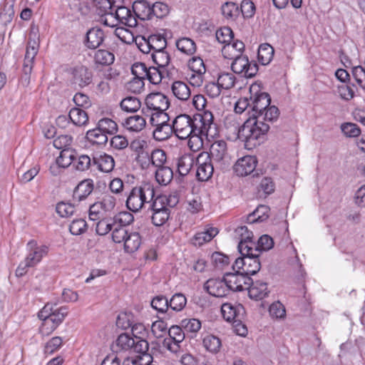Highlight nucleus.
<instances>
[{
	"label": "nucleus",
	"instance_id": "obj_1",
	"mask_svg": "<svg viewBox=\"0 0 365 365\" xmlns=\"http://www.w3.org/2000/svg\"><path fill=\"white\" fill-rule=\"evenodd\" d=\"M279 117V110L269 106L264 111L254 117H250L238 130V138L245 141V147L252 149L261 143L262 139L269 129V123Z\"/></svg>",
	"mask_w": 365,
	"mask_h": 365
},
{
	"label": "nucleus",
	"instance_id": "obj_2",
	"mask_svg": "<svg viewBox=\"0 0 365 365\" xmlns=\"http://www.w3.org/2000/svg\"><path fill=\"white\" fill-rule=\"evenodd\" d=\"M154 197V185L150 182H143L131 189L127 197L126 206L130 211L136 212L150 202Z\"/></svg>",
	"mask_w": 365,
	"mask_h": 365
},
{
	"label": "nucleus",
	"instance_id": "obj_3",
	"mask_svg": "<svg viewBox=\"0 0 365 365\" xmlns=\"http://www.w3.org/2000/svg\"><path fill=\"white\" fill-rule=\"evenodd\" d=\"M104 25L115 27L119 24L134 27L137 25L135 16L125 6L113 8L109 13H106L105 17L101 19Z\"/></svg>",
	"mask_w": 365,
	"mask_h": 365
},
{
	"label": "nucleus",
	"instance_id": "obj_4",
	"mask_svg": "<svg viewBox=\"0 0 365 365\" xmlns=\"http://www.w3.org/2000/svg\"><path fill=\"white\" fill-rule=\"evenodd\" d=\"M204 155L207 160H211L217 168L223 169L230 162L227 143L222 140L212 143L210 148V153Z\"/></svg>",
	"mask_w": 365,
	"mask_h": 365
},
{
	"label": "nucleus",
	"instance_id": "obj_5",
	"mask_svg": "<svg viewBox=\"0 0 365 365\" xmlns=\"http://www.w3.org/2000/svg\"><path fill=\"white\" fill-rule=\"evenodd\" d=\"M195 115L191 118L186 114L178 115L173 121L172 128L175 135L181 140H185L192 134L195 135Z\"/></svg>",
	"mask_w": 365,
	"mask_h": 365
},
{
	"label": "nucleus",
	"instance_id": "obj_6",
	"mask_svg": "<svg viewBox=\"0 0 365 365\" xmlns=\"http://www.w3.org/2000/svg\"><path fill=\"white\" fill-rule=\"evenodd\" d=\"M195 135L213 137L216 135V125L213 123L212 113L205 110L203 113L195 115Z\"/></svg>",
	"mask_w": 365,
	"mask_h": 365
},
{
	"label": "nucleus",
	"instance_id": "obj_7",
	"mask_svg": "<svg viewBox=\"0 0 365 365\" xmlns=\"http://www.w3.org/2000/svg\"><path fill=\"white\" fill-rule=\"evenodd\" d=\"M250 100L252 105V117L258 115L269 106L271 98L267 93L260 91L258 84H252L250 88Z\"/></svg>",
	"mask_w": 365,
	"mask_h": 365
},
{
	"label": "nucleus",
	"instance_id": "obj_8",
	"mask_svg": "<svg viewBox=\"0 0 365 365\" xmlns=\"http://www.w3.org/2000/svg\"><path fill=\"white\" fill-rule=\"evenodd\" d=\"M224 275L225 283L230 291L241 292L247 289L252 283V279L239 269H235L234 272H226Z\"/></svg>",
	"mask_w": 365,
	"mask_h": 365
},
{
	"label": "nucleus",
	"instance_id": "obj_9",
	"mask_svg": "<svg viewBox=\"0 0 365 365\" xmlns=\"http://www.w3.org/2000/svg\"><path fill=\"white\" fill-rule=\"evenodd\" d=\"M259 256L256 254H251V256L238 257L232 265V269H239L243 274L250 277L257 274L261 268Z\"/></svg>",
	"mask_w": 365,
	"mask_h": 365
},
{
	"label": "nucleus",
	"instance_id": "obj_10",
	"mask_svg": "<svg viewBox=\"0 0 365 365\" xmlns=\"http://www.w3.org/2000/svg\"><path fill=\"white\" fill-rule=\"evenodd\" d=\"M232 60L231 69L234 73L241 74L246 78H252L257 74L258 71L257 63L250 62L247 56L241 55Z\"/></svg>",
	"mask_w": 365,
	"mask_h": 365
},
{
	"label": "nucleus",
	"instance_id": "obj_11",
	"mask_svg": "<svg viewBox=\"0 0 365 365\" xmlns=\"http://www.w3.org/2000/svg\"><path fill=\"white\" fill-rule=\"evenodd\" d=\"M38 42L37 41L36 34H34L33 31H31L29 35L23 66L24 73L28 78H29V75L31 73L34 61L38 53Z\"/></svg>",
	"mask_w": 365,
	"mask_h": 365
},
{
	"label": "nucleus",
	"instance_id": "obj_12",
	"mask_svg": "<svg viewBox=\"0 0 365 365\" xmlns=\"http://www.w3.org/2000/svg\"><path fill=\"white\" fill-rule=\"evenodd\" d=\"M147 142L144 140L136 138L130 143V149L135 154V160L143 169H146L150 165L149 153L146 151Z\"/></svg>",
	"mask_w": 365,
	"mask_h": 365
},
{
	"label": "nucleus",
	"instance_id": "obj_13",
	"mask_svg": "<svg viewBox=\"0 0 365 365\" xmlns=\"http://www.w3.org/2000/svg\"><path fill=\"white\" fill-rule=\"evenodd\" d=\"M206 292L215 297H224L230 294V289L225 281V275L220 279H209L203 286Z\"/></svg>",
	"mask_w": 365,
	"mask_h": 365
},
{
	"label": "nucleus",
	"instance_id": "obj_14",
	"mask_svg": "<svg viewBox=\"0 0 365 365\" xmlns=\"http://www.w3.org/2000/svg\"><path fill=\"white\" fill-rule=\"evenodd\" d=\"M73 83L83 88L92 82L93 73L85 66L77 65L70 69Z\"/></svg>",
	"mask_w": 365,
	"mask_h": 365
},
{
	"label": "nucleus",
	"instance_id": "obj_15",
	"mask_svg": "<svg viewBox=\"0 0 365 365\" xmlns=\"http://www.w3.org/2000/svg\"><path fill=\"white\" fill-rule=\"evenodd\" d=\"M145 103L148 110L154 111H166L170 106L168 98L162 93L156 92L148 94Z\"/></svg>",
	"mask_w": 365,
	"mask_h": 365
},
{
	"label": "nucleus",
	"instance_id": "obj_16",
	"mask_svg": "<svg viewBox=\"0 0 365 365\" xmlns=\"http://www.w3.org/2000/svg\"><path fill=\"white\" fill-rule=\"evenodd\" d=\"M257 160L255 157L246 155L240 158L234 165V171L238 176H247L254 172Z\"/></svg>",
	"mask_w": 365,
	"mask_h": 365
},
{
	"label": "nucleus",
	"instance_id": "obj_17",
	"mask_svg": "<svg viewBox=\"0 0 365 365\" xmlns=\"http://www.w3.org/2000/svg\"><path fill=\"white\" fill-rule=\"evenodd\" d=\"M221 311L222 317L226 321L234 322H240L245 313L244 307L240 304L225 303L222 306Z\"/></svg>",
	"mask_w": 365,
	"mask_h": 365
},
{
	"label": "nucleus",
	"instance_id": "obj_18",
	"mask_svg": "<svg viewBox=\"0 0 365 365\" xmlns=\"http://www.w3.org/2000/svg\"><path fill=\"white\" fill-rule=\"evenodd\" d=\"M197 169L196 175L199 180L207 181L212 175L214 172V163L207 160L204 155L200 154L197 158Z\"/></svg>",
	"mask_w": 365,
	"mask_h": 365
},
{
	"label": "nucleus",
	"instance_id": "obj_19",
	"mask_svg": "<svg viewBox=\"0 0 365 365\" xmlns=\"http://www.w3.org/2000/svg\"><path fill=\"white\" fill-rule=\"evenodd\" d=\"M104 37L102 29L97 27L91 28L86 33L84 44L89 49H96L103 43Z\"/></svg>",
	"mask_w": 365,
	"mask_h": 365
},
{
	"label": "nucleus",
	"instance_id": "obj_20",
	"mask_svg": "<svg viewBox=\"0 0 365 365\" xmlns=\"http://www.w3.org/2000/svg\"><path fill=\"white\" fill-rule=\"evenodd\" d=\"M133 10L135 18L143 21L153 19L152 4L145 0L135 1L133 4Z\"/></svg>",
	"mask_w": 365,
	"mask_h": 365
},
{
	"label": "nucleus",
	"instance_id": "obj_21",
	"mask_svg": "<svg viewBox=\"0 0 365 365\" xmlns=\"http://www.w3.org/2000/svg\"><path fill=\"white\" fill-rule=\"evenodd\" d=\"M93 163L97 166V168L103 173H110L115 167V160L113 158L107 153H101L96 155L93 158Z\"/></svg>",
	"mask_w": 365,
	"mask_h": 365
},
{
	"label": "nucleus",
	"instance_id": "obj_22",
	"mask_svg": "<svg viewBox=\"0 0 365 365\" xmlns=\"http://www.w3.org/2000/svg\"><path fill=\"white\" fill-rule=\"evenodd\" d=\"M249 297L255 300H261L268 296L269 291L267 284L260 280L254 282L248 287Z\"/></svg>",
	"mask_w": 365,
	"mask_h": 365
},
{
	"label": "nucleus",
	"instance_id": "obj_23",
	"mask_svg": "<svg viewBox=\"0 0 365 365\" xmlns=\"http://www.w3.org/2000/svg\"><path fill=\"white\" fill-rule=\"evenodd\" d=\"M122 125L130 132L138 133L145 128L146 120L143 115H133L126 118Z\"/></svg>",
	"mask_w": 365,
	"mask_h": 365
},
{
	"label": "nucleus",
	"instance_id": "obj_24",
	"mask_svg": "<svg viewBox=\"0 0 365 365\" xmlns=\"http://www.w3.org/2000/svg\"><path fill=\"white\" fill-rule=\"evenodd\" d=\"M245 49V44L241 41H234L225 45L222 48V53L225 58L233 59L242 55Z\"/></svg>",
	"mask_w": 365,
	"mask_h": 365
},
{
	"label": "nucleus",
	"instance_id": "obj_25",
	"mask_svg": "<svg viewBox=\"0 0 365 365\" xmlns=\"http://www.w3.org/2000/svg\"><path fill=\"white\" fill-rule=\"evenodd\" d=\"M93 181L91 179L82 180L73 191V200L81 201L85 200L93 190Z\"/></svg>",
	"mask_w": 365,
	"mask_h": 365
},
{
	"label": "nucleus",
	"instance_id": "obj_26",
	"mask_svg": "<svg viewBox=\"0 0 365 365\" xmlns=\"http://www.w3.org/2000/svg\"><path fill=\"white\" fill-rule=\"evenodd\" d=\"M171 90L174 96L181 101L188 100L191 96V90L189 86L181 81L173 82Z\"/></svg>",
	"mask_w": 365,
	"mask_h": 365
},
{
	"label": "nucleus",
	"instance_id": "obj_27",
	"mask_svg": "<svg viewBox=\"0 0 365 365\" xmlns=\"http://www.w3.org/2000/svg\"><path fill=\"white\" fill-rule=\"evenodd\" d=\"M269 208L266 205L258 206L252 213L247 217V222L250 225L259 223L268 218Z\"/></svg>",
	"mask_w": 365,
	"mask_h": 365
},
{
	"label": "nucleus",
	"instance_id": "obj_28",
	"mask_svg": "<svg viewBox=\"0 0 365 365\" xmlns=\"http://www.w3.org/2000/svg\"><path fill=\"white\" fill-rule=\"evenodd\" d=\"M175 45L178 51L187 56L193 55L196 52V44L195 41L190 38H180L176 41Z\"/></svg>",
	"mask_w": 365,
	"mask_h": 365
},
{
	"label": "nucleus",
	"instance_id": "obj_29",
	"mask_svg": "<svg viewBox=\"0 0 365 365\" xmlns=\"http://www.w3.org/2000/svg\"><path fill=\"white\" fill-rule=\"evenodd\" d=\"M219 232V230H205L196 233L192 239V243L195 246H202L211 241Z\"/></svg>",
	"mask_w": 365,
	"mask_h": 365
},
{
	"label": "nucleus",
	"instance_id": "obj_30",
	"mask_svg": "<svg viewBox=\"0 0 365 365\" xmlns=\"http://www.w3.org/2000/svg\"><path fill=\"white\" fill-rule=\"evenodd\" d=\"M76 158V153L71 148H64L60 153V155L56 159V163L61 168H68L73 163Z\"/></svg>",
	"mask_w": 365,
	"mask_h": 365
},
{
	"label": "nucleus",
	"instance_id": "obj_31",
	"mask_svg": "<svg viewBox=\"0 0 365 365\" xmlns=\"http://www.w3.org/2000/svg\"><path fill=\"white\" fill-rule=\"evenodd\" d=\"M86 138L92 145H103L108 142L107 135L98 127L89 130L86 133Z\"/></svg>",
	"mask_w": 365,
	"mask_h": 365
},
{
	"label": "nucleus",
	"instance_id": "obj_32",
	"mask_svg": "<svg viewBox=\"0 0 365 365\" xmlns=\"http://www.w3.org/2000/svg\"><path fill=\"white\" fill-rule=\"evenodd\" d=\"M155 173L156 181L161 185H168L173 178V171L167 165L157 168Z\"/></svg>",
	"mask_w": 365,
	"mask_h": 365
},
{
	"label": "nucleus",
	"instance_id": "obj_33",
	"mask_svg": "<svg viewBox=\"0 0 365 365\" xmlns=\"http://www.w3.org/2000/svg\"><path fill=\"white\" fill-rule=\"evenodd\" d=\"M66 1L73 14L84 16L90 12V7L86 1L81 0H66Z\"/></svg>",
	"mask_w": 365,
	"mask_h": 365
},
{
	"label": "nucleus",
	"instance_id": "obj_34",
	"mask_svg": "<svg viewBox=\"0 0 365 365\" xmlns=\"http://www.w3.org/2000/svg\"><path fill=\"white\" fill-rule=\"evenodd\" d=\"M274 48L268 43H262L258 48L259 62L264 66L269 64L273 58Z\"/></svg>",
	"mask_w": 365,
	"mask_h": 365
},
{
	"label": "nucleus",
	"instance_id": "obj_35",
	"mask_svg": "<svg viewBox=\"0 0 365 365\" xmlns=\"http://www.w3.org/2000/svg\"><path fill=\"white\" fill-rule=\"evenodd\" d=\"M141 244V239L138 232H129L124 242V250L128 253H133L138 250Z\"/></svg>",
	"mask_w": 365,
	"mask_h": 365
},
{
	"label": "nucleus",
	"instance_id": "obj_36",
	"mask_svg": "<svg viewBox=\"0 0 365 365\" xmlns=\"http://www.w3.org/2000/svg\"><path fill=\"white\" fill-rule=\"evenodd\" d=\"M134 338L130 337L127 334H121L115 341V344L113 346V349L116 351L131 350L133 346Z\"/></svg>",
	"mask_w": 365,
	"mask_h": 365
},
{
	"label": "nucleus",
	"instance_id": "obj_37",
	"mask_svg": "<svg viewBox=\"0 0 365 365\" xmlns=\"http://www.w3.org/2000/svg\"><path fill=\"white\" fill-rule=\"evenodd\" d=\"M202 344L207 351L216 354L220 350L222 341L219 337L212 334H207L203 338Z\"/></svg>",
	"mask_w": 365,
	"mask_h": 365
},
{
	"label": "nucleus",
	"instance_id": "obj_38",
	"mask_svg": "<svg viewBox=\"0 0 365 365\" xmlns=\"http://www.w3.org/2000/svg\"><path fill=\"white\" fill-rule=\"evenodd\" d=\"M48 250V248L47 246H41L39 248H36L35 250L29 252L25 259L28 261V263H29L30 265L34 267L41 261L44 256L47 255Z\"/></svg>",
	"mask_w": 365,
	"mask_h": 365
},
{
	"label": "nucleus",
	"instance_id": "obj_39",
	"mask_svg": "<svg viewBox=\"0 0 365 365\" xmlns=\"http://www.w3.org/2000/svg\"><path fill=\"white\" fill-rule=\"evenodd\" d=\"M181 327L185 333L190 334L193 337L200 329L202 324L199 319L195 318L184 319L181 321Z\"/></svg>",
	"mask_w": 365,
	"mask_h": 365
},
{
	"label": "nucleus",
	"instance_id": "obj_40",
	"mask_svg": "<svg viewBox=\"0 0 365 365\" xmlns=\"http://www.w3.org/2000/svg\"><path fill=\"white\" fill-rule=\"evenodd\" d=\"M68 118L73 124L78 126L86 124L88 120L86 112L79 108H72L69 112Z\"/></svg>",
	"mask_w": 365,
	"mask_h": 365
},
{
	"label": "nucleus",
	"instance_id": "obj_41",
	"mask_svg": "<svg viewBox=\"0 0 365 365\" xmlns=\"http://www.w3.org/2000/svg\"><path fill=\"white\" fill-rule=\"evenodd\" d=\"M155 128L153 132V138L158 141H163L167 140L172 133H173V130L172 128V124H164L160 125H155Z\"/></svg>",
	"mask_w": 365,
	"mask_h": 365
},
{
	"label": "nucleus",
	"instance_id": "obj_42",
	"mask_svg": "<svg viewBox=\"0 0 365 365\" xmlns=\"http://www.w3.org/2000/svg\"><path fill=\"white\" fill-rule=\"evenodd\" d=\"M115 60L114 54L107 50L100 49L94 55V61L96 64L109 66Z\"/></svg>",
	"mask_w": 365,
	"mask_h": 365
},
{
	"label": "nucleus",
	"instance_id": "obj_43",
	"mask_svg": "<svg viewBox=\"0 0 365 365\" xmlns=\"http://www.w3.org/2000/svg\"><path fill=\"white\" fill-rule=\"evenodd\" d=\"M120 106L123 110L133 113L140 109L141 103L136 97L128 96L121 101Z\"/></svg>",
	"mask_w": 365,
	"mask_h": 365
},
{
	"label": "nucleus",
	"instance_id": "obj_44",
	"mask_svg": "<svg viewBox=\"0 0 365 365\" xmlns=\"http://www.w3.org/2000/svg\"><path fill=\"white\" fill-rule=\"evenodd\" d=\"M102 210L103 209L101 208L98 202L91 205L89 209L88 220L89 221L93 222V223L90 226L96 227L97 228L102 224V221L101 220L103 216Z\"/></svg>",
	"mask_w": 365,
	"mask_h": 365
},
{
	"label": "nucleus",
	"instance_id": "obj_45",
	"mask_svg": "<svg viewBox=\"0 0 365 365\" xmlns=\"http://www.w3.org/2000/svg\"><path fill=\"white\" fill-rule=\"evenodd\" d=\"M169 308L175 312H180L183 309L187 304V299L182 293H175L170 299L168 300Z\"/></svg>",
	"mask_w": 365,
	"mask_h": 365
},
{
	"label": "nucleus",
	"instance_id": "obj_46",
	"mask_svg": "<svg viewBox=\"0 0 365 365\" xmlns=\"http://www.w3.org/2000/svg\"><path fill=\"white\" fill-rule=\"evenodd\" d=\"M150 164L157 168L165 166L166 163V154L165 152L162 149H155L152 151L151 154L149 155Z\"/></svg>",
	"mask_w": 365,
	"mask_h": 365
},
{
	"label": "nucleus",
	"instance_id": "obj_47",
	"mask_svg": "<svg viewBox=\"0 0 365 365\" xmlns=\"http://www.w3.org/2000/svg\"><path fill=\"white\" fill-rule=\"evenodd\" d=\"M236 78L235 75L229 72H222L218 75L217 83L222 89H230L235 84Z\"/></svg>",
	"mask_w": 365,
	"mask_h": 365
},
{
	"label": "nucleus",
	"instance_id": "obj_48",
	"mask_svg": "<svg viewBox=\"0 0 365 365\" xmlns=\"http://www.w3.org/2000/svg\"><path fill=\"white\" fill-rule=\"evenodd\" d=\"M194 160L189 155H184L178 160V171L182 176L187 175L191 170Z\"/></svg>",
	"mask_w": 365,
	"mask_h": 365
},
{
	"label": "nucleus",
	"instance_id": "obj_49",
	"mask_svg": "<svg viewBox=\"0 0 365 365\" xmlns=\"http://www.w3.org/2000/svg\"><path fill=\"white\" fill-rule=\"evenodd\" d=\"M68 313V308L66 307H55L49 318V321L58 327L63 322Z\"/></svg>",
	"mask_w": 365,
	"mask_h": 365
},
{
	"label": "nucleus",
	"instance_id": "obj_50",
	"mask_svg": "<svg viewBox=\"0 0 365 365\" xmlns=\"http://www.w3.org/2000/svg\"><path fill=\"white\" fill-rule=\"evenodd\" d=\"M150 304L154 309L163 314L165 313L169 309L168 299L163 294L153 297Z\"/></svg>",
	"mask_w": 365,
	"mask_h": 365
},
{
	"label": "nucleus",
	"instance_id": "obj_51",
	"mask_svg": "<svg viewBox=\"0 0 365 365\" xmlns=\"http://www.w3.org/2000/svg\"><path fill=\"white\" fill-rule=\"evenodd\" d=\"M151 56L154 63L159 68H164L167 66L170 63V55L165 51V49L158 51L155 52H152Z\"/></svg>",
	"mask_w": 365,
	"mask_h": 365
},
{
	"label": "nucleus",
	"instance_id": "obj_52",
	"mask_svg": "<svg viewBox=\"0 0 365 365\" xmlns=\"http://www.w3.org/2000/svg\"><path fill=\"white\" fill-rule=\"evenodd\" d=\"M149 43L153 52L161 51L166 48L167 41L165 38L161 34H153L149 37Z\"/></svg>",
	"mask_w": 365,
	"mask_h": 365
},
{
	"label": "nucleus",
	"instance_id": "obj_53",
	"mask_svg": "<svg viewBox=\"0 0 365 365\" xmlns=\"http://www.w3.org/2000/svg\"><path fill=\"white\" fill-rule=\"evenodd\" d=\"M97 127L106 135H112L118 130L117 123L114 120L107 118L100 120Z\"/></svg>",
	"mask_w": 365,
	"mask_h": 365
},
{
	"label": "nucleus",
	"instance_id": "obj_54",
	"mask_svg": "<svg viewBox=\"0 0 365 365\" xmlns=\"http://www.w3.org/2000/svg\"><path fill=\"white\" fill-rule=\"evenodd\" d=\"M217 41L220 43H227L232 41L234 36L232 29L229 27H223L218 29L215 34Z\"/></svg>",
	"mask_w": 365,
	"mask_h": 365
},
{
	"label": "nucleus",
	"instance_id": "obj_55",
	"mask_svg": "<svg viewBox=\"0 0 365 365\" xmlns=\"http://www.w3.org/2000/svg\"><path fill=\"white\" fill-rule=\"evenodd\" d=\"M222 14L227 19H234L237 17L239 14V7L234 2H226L222 6Z\"/></svg>",
	"mask_w": 365,
	"mask_h": 365
},
{
	"label": "nucleus",
	"instance_id": "obj_56",
	"mask_svg": "<svg viewBox=\"0 0 365 365\" xmlns=\"http://www.w3.org/2000/svg\"><path fill=\"white\" fill-rule=\"evenodd\" d=\"M169 116L165 111H154L151 113L150 123L153 126L168 123Z\"/></svg>",
	"mask_w": 365,
	"mask_h": 365
},
{
	"label": "nucleus",
	"instance_id": "obj_57",
	"mask_svg": "<svg viewBox=\"0 0 365 365\" xmlns=\"http://www.w3.org/2000/svg\"><path fill=\"white\" fill-rule=\"evenodd\" d=\"M337 90L339 96L345 101H349L352 99L354 97L356 93L355 86L354 84H342L341 86H338Z\"/></svg>",
	"mask_w": 365,
	"mask_h": 365
},
{
	"label": "nucleus",
	"instance_id": "obj_58",
	"mask_svg": "<svg viewBox=\"0 0 365 365\" xmlns=\"http://www.w3.org/2000/svg\"><path fill=\"white\" fill-rule=\"evenodd\" d=\"M134 220L133 215L128 212H121L114 217V223L120 227L130 225Z\"/></svg>",
	"mask_w": 365,
	"mask_h": 365
},
{
	"label": "nucleus",
	"instance_id": "obj_59",
	"mask_svg": "<svg viewBox=\"0 0 365 365\" xmlns=\"http://www.w3.org/2000/svg\"><path fill=\"white\" fill-rule=\"evenodd\" d=\"M256 245V247L259 249V255H260L262 251H267L273 247L274 240L268 235H263L258 239Z\"/></svg>",
	"mask_w": 365,
	"mask_h": 365
},
{
	"label": "nucleus",
	"instance_id": "obj_60",
	"mask_svg": "<svg viewBox=\"0 0 365 365\" xmlns=\"http://www.w3.org/2000/svg\"><path fill=\"white\" fill-rule=\"evenodd\" d=\"M115 36L123 43L131 44L135 41L133 34L123 27H118L115 30Z\"/></svg>",
	"mask_w": 365,
	"mask_h": 365
},
{
	"label": "nucleus",
	"instance_id": "obj_61",
	"mask_svg": "<svg viewBox=\"0 0 365 365\" xmlns=\"http://www.w3.org/2000/svg\"><path fill=\"white\" fill-rule=\"evenodd\" d=\"M188 67L192 73H205L206 71L203 60L198 56H194L189 60Z\"/></svg>",
	"mask_w": 365,
	"mask_h": 365
},
{
	"label": "nucleus",
	"instance_id": "obj_62",
	"mask_svg": "<svg viewBox=\"0 0 365 365\" xmlns=\"http://www.w3.org/2000/svg\"><path fill=\"white\" fill-rule=\"evenodd\" d=\"M169 210H163L159 211H153L152 215V222L156 227L163 225L169 218Z\"/></svg>",
	"mask_w": 365,
	"mask_h": 365
},
{
	"label": "nucleus",
	"instance_id": "obj_63",
	"mask_svg": "<svg viewBox=\"0 0 365 365\" xmlns=\"http://www.w3.org/2000/svg\"><path fill=\"white\" fill-rule=\"evenodd\" d=\"M269 314L276 319H283L286 315L284 306L279 302H273L269 309Z\"/></svg>",
	"mask_w": 365,
	"mask_h": 365
},
{
	"label": "nucleus",
	"instance_id": "obj_64",
	"mask_svg": "<svg viewBox=\"0 0 365 365\" xmlns=\"http://www.w3.org/2000/svg\"><path fill=\"white\" fill-rule=\"evenodd\" d=\"M352 76L356 82L363 89H365V68L361 66L352 68Z\"/></svg>",
	"mask_w": 365,
	"mask_h": 365
}]
</instances>
